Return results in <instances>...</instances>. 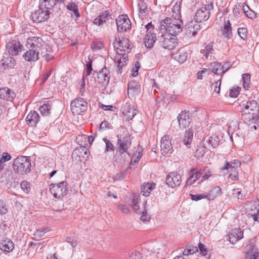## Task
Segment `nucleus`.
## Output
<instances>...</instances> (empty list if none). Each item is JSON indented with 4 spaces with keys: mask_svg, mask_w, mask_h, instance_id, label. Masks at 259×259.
<instances>
[{
    "mask_svg": "<svg viewBox=\"0 0 259 259\" xmlns=\"http://www.w3.org/2000/svg\"><path fill=\"white\" fill-rule=\"evenodd\" d=\"M113 46L116 52L114 61L118 68L117 72L121 74L127 65L128 60L127 54L130 52L132 47L130 40L123 36L116 37Z\"/></svg>",
    "mask_w": 259,
    "mask_h": 259,
    "instance_id": "f257e3e1",
    "label": "nucleus"
},
{
    "mask_svg": "<svg viewBox=\"0 0 259 259\" xmlns=\"http://www.w3.org/2000/svg\"><path fill=\"white\" fill-rule=\"evenodd\" d=\"M183 27L182 19L166 17L161 21L160 30L162 32H166L167 34L176 36L182 31Z\"/></svg>",
    "mask_w": 259,
    "mask_h": 259,
    "instance_id": "f03ea898",
    "label": "nucleus"
},
{
    "mask_svg": "<svg viewBox=\"0 0 259 259\" xmlns=\"http://www.w3.org/2000/svg\"><path fill=\"white\" fill-rule=\"evenodd\" d=\"M259 107L257 102L252 100L247 102L242 110V118L248 124L256 123L259 119Z\"/></svg>",
    "mask_w": 259,
    "mask_h": 259,
    "instance_id": "7ed1b4c3",
    "label": "nucleus"
},
{
    "mask_svg": "<svg viewBox=\"0 0 259 259\" xmlns=\"http://www.w3.org/2000/svg\"><path fill=\"white\" fill-rule=\"evenodd\" d=\"M31 164L29 157L21 156L15 158L13 162V168L21 175L26 174L31 170Z\"/></svg>",
    "mask_w": 259,
    "mask_h": 259,
    "instance_id": "20e7f679",
    "label": "nucleus"
},
{
    "mask_svg": "<svg viewBox=\"0 0 259 259\" xmlns=\"http://www.w3.org/2000/svg\"><path fill=\"white\" fill-rule=\"evenodd\" d=\"M144 30L146 32L144 38L145 45L147 48H151L157 40L154 25L151 22L148 23L144 26Z\"/></svg>",
    "mask_w": 259,
    "mask_h": 259,
    "instance_id": "39448f33",
    "label": "nucleus"
},
{
    "mask_svg": "<svg viewBox=\"0 0 259 259\" xmlns=\"http://www.w3.org/2000/svg\"><path fill=\"white\" fill-rule=\"evenodd\" d=\"M93 76L95 78L94 80H91V84L97 82L103 85H106L108 84L110 76L109 75V71L106 67L103 68L99 72H95L93 73Z\"/></svg>",
    "mask_w": 259,
    "mask_h": 259,
    "instance_id": "423d86ee",
    "label": "nucleus"
},
{
    "mask_svg": "<svg viewBox=\"0 0 259 259\" xmlns=\"http://www.w3.org/2000/svg\"><path fill=\"white\" fill-rule=\"evenodd\" d=\"M87 102L83 99H74L71 102V110L74 115L81 114L87 110Z\"/></svg>",
    "mask_w": 259,
    "mask_h": 259,
    "instance_id": "0eeeda50",
    "label": "nucleus"
},
{
    "mask_svg": "<svg viewBox=\"0 0 259 259\" xmlns=\"http://www.w3.org/2000/svg\"><path fill=\"white\" fill-rule=\"evenodd\" d=\"M50 191L56 198H60L65 196L67 193L66 182L63 181L58 184L51 185Z\"/></svg>",
    "mask_w": 259,
    "mask_h": 259,
    "instance_id": "6e6552de",
    "label": "nucleus"
},
{
    "mask_svg": "<svg viewBox=\"0 0 259 259\" xmlns=\"http://www.w3.org/2000/svg\"><path fill=\"white\" fill-rule=\"evenodd\" d=\"M159 40L162 47L169 50L174 49L178 45L176 36L169 34L162 35Z\"/></svg>",
    "mask_w": 259,
    "mask_h": 259,
    "instance_id": "1a4fd4ad",
    "label": "nucleus"
},
{
    "mask_svg": "<svg viewBox=\"0 0 259 259\" xmlns=\"http://www.w3.org/2000/svg\"><path fill=\"white\" fill-rule=\"evenodd\" d=\"M116 22L118 32H125L131 28V22L126 15H119L116 18Z\"/></svg>",
    "mask_w": 259,
    "mask_h": 259,
    "instance_id": "9d476101",
    "label": "nucleus"
},
{
    "mask_svg": "<svg viewBox=\"0 0 259 259\" xmlns=\"http://www.w3.org/2000/svg\"><path fill=\"white\" fill-rule=\"evenodd\" d=\"M131 145V142L128 137H124L122 139H118L117 141V152L121 155H124L123 156L130 157L129 153L128 152V149L130 148Z\"/></svg>",
    "mask_w": 259,
    "mask_h": 259,
    "instance_id": "9b49d317",
    "label": "nucleus"
},
{
    "mask_svg": "<svg viewBox=\"0 0 259 259\" xmlns=\"http://www.w3.org/2000/svg\"><path fill=\"white\" fill-rule=\"evenodd\" d=\"M160 150L162 154L165 156H169L172 153V147L171 139L168 135L162 137L160 142Z\"/></svg>",
    "mask_w": 259,
    "mask_h": 259,
    "instance_id": "f8f14e48",
    "label": "nucleus"
},
{
    "mask_svg": "<svg viewBox=\"0 0 259 259\" xmlns=\"http://www.w3.org/2000/svg\"><path fill=\"white\" fill-rule=\"evenodd\" d=\"M165 182L168 187L175 189L181 183V175L176 172H171L167 176Z\"/></svg>",
    "mask_w": 259,
    "mask_h": 259,
    "instance_id": "ddd939ff",
    "label": "nucleus"
},
{
    "mask_svg": "<svg viewBox=\"0 0 259 259\" xmlns=\"http://www.w3.org/2000/svg\"><path fill=\"white\" fill-rule=\"evenodd\" d=\"M212 4H210V5H208V9L206 8V7H204L197 10L195 16V21L197 22H201L202 21H206L208 20L210 17L209 9H212Z\"/></svg>",
    "mask_w": 259,
    "mask_h": 259,
    "instance_id": "4468645a",
    "label": "nucleus"
},
{
    "mask_svg": "<svg viewBox=\"0 0 259 259\" xmlns=\"http://www.w3.org/2000/svg\"><path fill=\"white\" fill-rule=\"evenodd\" d=\"M50 14L48 11L39 7L38 10L32 14V19L35 22L40 23L48 19Z\"/></svg>",
    "mask_w": 259,
    "mask_h": 259,
    "instance_id": "2eb2a0df",
    "label": "nucleus"
},
{
    "mask_svg": "<svg viewBox=\"0 0 259 259\" xmlns=\"http://www.w3.org/2000/svg\"><path fill=\"white\" fill-rule=\"evenodd\" d=\"M23 46L16 40H13L9 42L6 45V49L9 53L13 56H16L22 51Z\"/></svg>",
    "mask_w": 259,
    "mask_h": 259,
    "instance_id": "dca6fc26",
    "label": "nucleus"
},
{
    "mask_svg": "<svg viewBox=\"0 0 259 259\" xmlns=\"http://www.w3.org/2000/svg\"><path fill=\"white\" fill-rule=\"evenodd\" d=\"M43 41L39 37H32L27 39L26 46L27 48H32L41 51L42 49Z\"/></svg>",
    "mask_w": 259,
    "mask_h": 259,
    "instance_id": "f3484780",
    "label": "nucleus"
},
{
    "mask_svg": "<svg viewBox=\"0 0 259 259\" xmlns=\"http://www.w3.org/2000/svg\"><path fill=\"white\" fill-rule=\"evenodd\" d=\"M243 237V232L240 228L232 230L228 235L227 240L232 243L235 244Z\"/></svg>",
    "mask_w": 259,
    "mask_h": 259,
    "instance_id": "a211bd4d",
    "label": "nucleus"
},
{
    "mask_svg": "<svg viewBox=\"0 0 259 259\" xmlns=\"http://www.w3.org/2000/svg\"><path fill=\"white\" fill-rule=\"evenodd\" d=\"M190 112L187 111H182L178 116V120L180 126L186 127L191 122Z\"/></svg>",
    "mask_w": 259,
    "mask_h": 259,
    "instance_id": "6ab92c4d",
    "label": "nucleus"
},
{
    "mask_svg": "<svg viewBox=\"0 0 259 259\" xmlns=\"http://www.w3.org/2000/svg\"><path fill=\"white\" fill-rule=\"evenodd\" d=\"M64 3V0H39V8L44 9L46 11H50L57 3Z\"/></svg>",
    "mask_w": 259,
    "mask_h": 259,
    "instance_id": "aec40b11",
    "label": "nucleus"
},
{
    "mask_svg": "<svg viewBox=\"0 0 259 259\" xmlns=\"http://www.w3.org/2000/svg\"><path fill=\"white\" fill-rule=\"evenodd\" d=\"M29 50L23 55L24 59L29 62L36 61L39 59V54L40 51L32 48H28Z\"/></svg>",
    "mask_w": 259,
    "mask_h": 259,
    "instance_id": "412c9836",
    "label": "nucleus"
},
{
    "mask_svg": "<svg viewBox=\"0 0 259 259\" xmlns=\"http://www.w3.org/2000/svg\"><path fill=\"white\" fill-rule=\"evenodd\" d=\"M15 97V93L8 88L0 89V98L7 101H12Z\"/></svg>",
    "mask_w": 259,
    "mask_h": 259,
    "instance_id": "4be33fe9",
    "label": "nucleus"
},
{
    "mask_svg": "<svg viewBox=\"0 0 259 259\" xmlns=\"http://www.w3.org/2000/svg\"><path fill=\"white\" fill-rule=\"evenodd\" d=\"M138 111L129 105H125L122 108V113L128 120L132 119L137 114Z\"/></svg>",
    "mask_w": 259,
    "mask_h": 259,
    "instance_id": "5701e85b",
    "label": "nucleus"
},
{
    "mask_svg": "<svg viewBox=\"0 0 259 259\" xmlns=\"http://www.w3.org/2000/svg\"><path fill=\"white\" fill-rule=\"evenodd\" d=\"M127 91L132 96L138 95L140 92V84L135 80H131L128 83Z\"/></svg>",
    "mask_w": 259,
    "mask_h": 259,
    "instance_id": "b1692460",
    "label": "nucleus"
},
{
    "mask_svg": "<svg viewBox=\"0 0 259 259\" xmlns=\"http://www.w3.org/2000/svg\"><path fill=\"white\" fill-rule=\"evenodd\" d=\"M39 120V116L37 112L35 111H31L26 118V122L31 126L35 125Z\"/></svg>",
    "mask_w": 259,
    "mask_h": 259,
    "instance_id": "393cba45",
    "label": "nucleus"
},
{
    "mask_svg": "<svg viewBox=\"0 0 259 259\" xmlns=\"http://www.w3.org/2000/svg\"><path fill=\"white\" fill-rule=\"evenodd\" d=\"M194 131L192 128L186 130L184 133L183 143L187 148H190L193 138Z\"/></svg>",
    "mask_w": 259,
    "mask_h": 259,
    "instance_id": "a878e982",
    "label": "nucleus"
},
{
    "mask_svg": "<svg viewBox=\"0 0 259 259\" xmlns=\"http://www.w3.org/2000/svg\"><path fill=\"white\" fill-rule=\"evenodd\" d=\"M110 18L109 13L108 11H103L94 20V23L100 26L105 23Z\"/></svg>",
    "mask_w": 259,
    "mask_h": 259,
    "instance_id": "bb28decb",
    "label": "nucleus"
},
{
    "mask_svg": "<svg viewBox=\"0 0 259 259\" xmlns=\"http://www.w3.org/2000/svg\"><path fill=\"white\" fill-rule=\"evenodd\" d=\"M221 169H230L231 174L229 175V178L233 180H236L238 179V171L235 166H233L232 163L226 161L225 166L221 168Z\"/></svg>",
    "mask_w": 259,
    "mask_h": 259,
    "instance_id": "cd10ccee",
    "label": "nucleus"
},
{
    "mask_svg": "<svg viewBox=\"0 0 259 259\" xmlns=\"http://www.w3.org/2000/svg\"><path fill=\"white\" fill-rule=\"evenodd\" d=\"M222 194V189L219 186H215L213 187L208 193L205 194L206 198L208 200H213L217 196L221 195Z\"/></svg>",
    "mask_w": 259,
    "mask_h": 259,
    "instance_id": "c85d7f7f",
    "label": "nucleus"
},
{
    "mask_svg": "<svg viewBox=\"0 0 259 259\" xmlns=\"http://www.w3.org/2000/svg\"><path fill=\"white\" fill-rule=\"evenodd\" d=\"M66 9L70 12L71 15L78 18L80 17V14L78 10V6L75 3L71 2L65 5Z\"/></svg>",
    "mask_w": 259,
    "mask_h": 259,
    "instance_id": "c756f323",
    "label": "nucleus"
},
{
    "mask_svg": "<svg viewBox=\"0 0 259 259\" xmlns=\"http://www.w3.org/2000/svg\"><path fill=\"white\" fill-rule=\"evenodd\" d=\"M222 34L225 38L228 39L232 37V27L229 20H227L225 22V24L222 29Z\"/></svg>",
    "mask_w": 259,
    "mask_h": 259,
    "instance_id": "7c9ffc66",
    "label": "nucleus"
},
{
    "mask_svg": "<svg viewBox=\"0 0 259 259\" xmlns=\"http://www.w3.org/2000/svg\"><path fill=\"white\" fill-rule=\"evenodd\" d=\"M213 44V42L209 43L204 49L201 50V53L203 56H205L206 59H211L212 55L214 52Z\"/></svg>",
    "mask_w": 259,
    "mask_h": 259,
    "instance_id": "2f4dec72",
    "label": "nucleus"
},
{
    "mask_svg": "<svg viewBox=\"0 0 259 259\" xmlns=\"http://www.w3.org/2000/svg\"><path fill=\"white\" fill-rule=\"evenodd\" d=\"M155 187V184L153 182L144 183L141 188V193L144 196H148Z\"/></svg>",
    "mask_w": 259,
    "mask_h": 259,
    "instance_id": "473e14b6",
    "label": "nucleus"
},
{
    "mask_svg": "<svg viewBox=\"0 0 259 259\" xmlns=\"http://www.w3.org/2000/svg\"><path fill=\"white\" fill-rule=\"evenodd\" d=\"M187 53L183 49H180L174 55V58L180 63H184L187 59Z\"/></svg>",
    "mask_w": 259,
    "mask_h": 259,
    "instance_id": "72a5a7b5",
    "label": "nucleus"
},
{
    "mask_svg": "<svg viewBox=\"0 0 259 259\" xmlns=\"http://www.w3.org/2000/svg\"><path fill=\"white\" fill-rule=\"evenodd\" d=\"M14 248V244L11 240H4L0 243V249L5 252H10Z\"/></svg>",
    "mask_w": 259,
    "mask_h": 259,
    "instance_id": "f704fd0d",
    "label": "nucleus"
},
{
    "mask_svg": "<svg viewBox=\"0 0 259 259\" xmlns=\"http://www.w3.org/2000/svg\"><path fill=\"white\" fill-rule=\"evenodd\" d=\"M202 174L203 172H201V170H199V171L195 172V173L192 174L187 180L186 186L192 185L201 177V176H202Z\"/></svg>",
    "mask_w": 259,
    "mask_h": 259,
    "instance_id": "c9c22d12",
    "label": "nucleus"
},
{
    "mask_svg": "<svg viewBox=\"0 0 259 259\" xmlns=\"http://www.w3.org/2000/svg\"><path fill=\"white\" fill-rule=\"evenodd\" d=\"M1 65L6 68H12L16 64V61L14 58L12 57L6 58L2 61Z\"/></svg>",
    "mask_w": 259,
    "mask_h": 259,
    "instance_id": "e433bc0d",
    "label": "nucleus"
},
{
    "mask_svg": "<svg viewBox=\"0 0 259 259\" xmlns=\"http://www.w3.org/2000/svg\"><path fill=\"white\" fill-rule=\"evenodd\" d=\"M138 10L139 16L141 17H145L149 11L146 4L142 0L138 3Z\"/></svg>",
    "mask_w": 259,
    "mask_h": 259,
    "instance_id": "4c0bfd02",
    "label": "nucleus"
},
{
    "mask_svg": "<svg viewBox=\"0 0 259 259\" xmlns=\"http://www.w3.org/2000/svg\"><path fill=\"white\" fill-rule=\"evenodd\" d=\"M172 15L171 17H174L176 19H181V4L176 3L172 9Z\"/></svg>",
    "mask_w": 259,
    "mask_h": 259,
    "instance_id": "58836bf2",
    "label": "nucleus"
},
{
    "mask_svg": "<svg viewBox=\"0 0 259 259\" xmlns=\"http://www.w3.org/2000/svg\"><path fill=\"white\" fill-rule=\"evenodd\" d=\"M11 159L10 154L7 152H4L2 154V157L0 158V171H1L4 168L5 165V163L9 161Z\"/></svg>",
    "mask_w": 259,
    "mask_h": 259,
    "instance_id": "ea45409f",
    "label": "nucleus"
},
{
    "mask_svg": "<svg viewBox=\"0 0 259 259\" xmlns=\"http://www.w3.org/2000/svg\"><path fill=\"white\" fill-rule=\"evenodd\" d=\"M221 63L218 62H214L210 64L209 69L212 72L216 74L221 73Z\"/></svg>",
    "mask_w": 259,
    "mask_h": 259,
    "instance_id": "a19ab883",
    "label": "nucleus"
},
{
    "mask_svg": "<svg viewBox=\"0 0 259 259\" xmlns=\"http://www.w3.org/2000/svg\"><path fill=\"white\" fill-rule=\"evenodd\" d=\"M220 138L217 136H211L208 140V144L213 148H217L220 145Z\"/></svg>",
    "mask_w": 259,
    "mask_h": 259,
    "instance_id": "79ce46f5",
    "label": "nucleus"
},
{
    "mask_svg": "<svg viewBox=\"0 0 259 259\" xmlns=\"http://www.w3.org/2000/svg\"><path fill=\"white\" fill-rule=\"evenodd\" d=\"M200 29L199 25L196 24L194 26L193 25V23H191L188 26L187 33L188 35L192 34V36H194L196 35L197 31Z\"/></svg>",
    "mask_w": 259,
    "mask_h": 259,
    "instance_id": "37998d69",
    "label": "nucleus"
},
{
    "mask_svg": "<svg viewBox=\"0 0 259 259\" xmlns=\"http://www.w3.org/2000/svg\"><path fill=\"white\" fill-rule=\"evenodd\" d=\"M39 109L42 116H48L51 113V106L49 104H43L40 106Z\"/></svg>",
    "mask_w": 259,
    "mask_h": 259,
    "instance_id": "c03bdc74",
    "label": "nucleus"
},
{
    "mask_svg": "<svg viewBox=\"0 0 259 259\" xmlns=\"http://www.w3.org/2000/svg\"><path fill=\"white\" fill-rule=\"evenodd\" d=\"M201 172H203L202 176V181H205L208 180L212 176V170L207 167H205L203 169H200Z\"/></svg>",
    "mask_w": 259,
    "mask_h": 259,
    "instance_id": "a18cd8bd",
    "label": "nucleus"
},
{
    "mask_svg": "<svg viewBox=\"0 0 259 259\" xmlns=\"http://www.w3.org/2000/svg\"><path fill=\"white\" fill-rule=\"evenodd\" d=\"M242 80H243V82H242L243 86L245 89H248V88L249 87V85L250 82V76L249 74L246 73V74H243L242 75Z\"/></svg>",
    "mask_w": 259,
    "mask_h": 259,
    "instance_id": "49530a36",
    "label": "nucleus"
},
{
    "mask_svg": "<svg viewBox=\"0 0 259 259\" xmlns=\"http://www.w3.org/2000/svg\"><path fill=\"white\" fill-rule=\"evenodd\" d=\"M103 141L106 145V148L105 152H108L110 151H114L115 150V147L113 144L107 138H104Z\"/></svg>",
    "mask_w": 259,
    "mask_h": 259,
    "instance_id": "de8ad7c7",
    "label": "nucleus"
},
{
    "mask_svg": "<svg viewBox=\"0 0 259 259\" xmlns=\"http://www.w3.org/2000/svg\"><path fill=\"white\" fill-rule=\"evenodd\" d=\"M244 12L246 16L250 19H253L256 17V13L250 10L248 6L243 8Z\"/></svg>",
    "mask_w": 259,
    "mask_h": 259,
    "instance_id": "09e8293b",
    "label": "nucleus"
},
{
    "mask_svg": "<svg viewBox=\"0 0 259 259\" xmlns=\"http://www.w3.org/2000/svg\"><path fill=\"white\" fill-rule=\"evenodd\" d=\"M20 186L23 191L28 194L30 190V184L26 181H23L20 183Z\"/></svg>",
    "mask_w": 259,
    "mask_h": 259,
    "instance_id": "8fccbe9b",
    "label": "nucleus"
},
{
    "mask_svg": "<svg viewBox=\"0 0 259 259\" xmlns=\"http://www.w3.org/2000/svg\"><path fill=\"white\" fill-rule=\"evenodd\" d=\"M81 150L83 155H87L88 154V149L85 147H80L78 148H76L72 152V157H75V156H78L79 154V151Z\"/></svg>",
    "mask_w": 259,
    "mask_h": 259,
    "instance_id": "3c124183",
    "label": "nucleus"
},
{
    "mask_svg": "<svg viewBox=\"0 0 259 259\" xmlns=\"http://www.w3.org/2000/svg\"><path fill=\"white\" fill-rule=\"evenodd\" d=\"M198 251V248L196 246H192L189 248H186L183 252V255L187 256L192 254Z\"/></svg>",
    "mask_w": 259,
    "mask_h": 259,
    "instance_id": "603ef678",
    "label": "nucleus"
},
{
    "mask_svg": "<svg viewBox=\"0 0 259 259\" xmlns=\"http://www.w3.org/2000/svg\"><path fill=\"white\" fill-rule=\"evenodd\" d=\"M221 84V78L218 79L217 81L212 83L211 88L213 90L214 92L219 94L220 92V87Z\"/></svg>",
    "mask_w": 259,
    "mask_h": 259,
    "instance_id": "864d4df0",
    "label": "nucleus"
},
{
    "mask_svg": "<svg viewBox=\"0 0 259 259\" xmlns=\"http://www.w3.org/2000/svg\"><path fill=\"white\" fill-rule=\"evenodd\" d=\"M50 231V229L48 228H40L39 230H37L34 234L35 237H41L42 236L46 233L49 232Z\"/></svg>",
    "mask_w": 259,
    "mask_h": 259,
    "instance_id": "5fc2aeb1",
    "label": "nucleus"
},
{
    "mask_svg": "<svg viewBox=\"0 0 259 259\" xmlns=\"http://www.w3.org/2000/svg\"><path fill=\"white\" fill-rule=\"evenodd\" d=\"M112 128V126L111 124L108 122L107 121H102L100 126V131H104L108 129Z\"/></svg>",
    "mask_w": 259,
    "mask_h": 259,
    "instance_id": "6e6d98bb",
    "label": "nucleus"
},
{
    "mask_svg": "<svg viewBox=\"0 0 259 259\" xmlns=\"http://www.w3.org/2000/svg\"><path fill=\"white\" fill-rule=\"evenodd\" d=\"M104 47L103 44L101 41H94L93 42L91 48L93 50H99Z\"/></svg>",
    "mask_w": 259,
    "mask_h": 259,
    "instance_id": "4d7b16f0",
    "label": "nucleus"
},
{
    "mask_svg": "<svg viewBox=\"0 0 259 259\" xmlns=\"http://www.w3.org/2000/svg\"><path fill=\"white\" fill-rule=\"evenodd\" d=\"M240 88L239 87L233 88L230 91V96L232 98H236L239 94Z\"/></svg>",
    "mask_w": 259,
    "mask_h": 259,
    "instance_id": "13d9d810",
    "label": "nucleus"
},
{
    "mask_svg": "<svg viewBox=\"0 0 259 259\" xmlns=\"http://www.w3.org/2000/svg\"><path fill=\"white\" fill-rule=\"evenodd\" d=\"M247 32V29L244 27L239 28L238 29V34L240 37L243 39L246 38V33Z\"/></svg>",
    "mask_w": 259,
    "mask_h": 259,
    "instance_id": "bf43d9fd",
    "label": "nucleus"
},
{
    "mask_svg": "<svg viewBox=\"0 0 259 259\" xmlns=\"http://www.w3.org/2000/svg\"><path fill=\"white\" fill-rule=\"evenodd\" d=\"M191 197L192 200L194 201H198L201 200L203 198H206L205 193L201 194H191Z\"/></svg>",
    "mask_w": 259,
    "mask_h": 259,
    "instance_id": "052dcab7",
    "label": "nucleus"
},
{
    "mask_svg": "<svg viewBox=\"0 0 259 259\" xmlns=\"http://www.w3.org/2000/svg\"><path fill=\"white\" fill-rule=\"evenodd\" d=\"M8 209L5 203L0 200V214H3L7 212Z\"/></svg>",
    "mask_w": 259,
    "mask_h": 259,
    "instance_id": "680f3d73",
    "label": "nucleus"
},
{
    "mask_svg": "<svg viewBox=\"0 0 259 259\" xmlns=\"http://www.w3.org/2000/svg\"><path fill=\"white\" fill-rule=\"evenodd\" d=\"M92 71V62L89 61L87 64V68L85 71V78L87 77L90 75Z\"/></svg>",
    "mask_w": 259,
    "mask_h": 259,
    "instance_id": "e2e57ef3",
    "label": "nucleus"
},
{
    "mask_svg": "<svg viewBox=\"0 0 259 259\" xmlns=\"http://www.w3.org/2000/svg\"><path fill=\"white\" fill-rule=\"evenodd\" d=\"M128 259H143V257L139 252H135L131 254Z\"/></svg>",
    "mask_w": 259,
    "mask_h": 259,
    "instance_id": "0e129e2a",
    "label": "nucleus"
},
{
    "mask_svg": "<svg viewBox=\"0 0 259 259\" xmlns=\"http://www.w3.org/2000/svg\"><path fill=\"white\" fill-rule=\"evenodd\" d=\"M118 209H120L123 213L127 214L130 212V210L127 206L123 204H119Z\"/></svg>",
    "mask_w": 259,
    "mask_h": 259,
    "instance_id": "69168bd1",
    "label": "nucleus"
},
{
    "mask_svg": "<svg viewBox=\"0 0 259 259\" xmlns=\"http://www.w3.org/2000/svg\"><path fill=\"white\" fill-rule=\"evenodd\" d=\"M198 247L201 253H202L204 256L206 255L207 253V250L205 247V246L201 243H199L198 244Z\"/></svg>",
    "mask_w": 259,
    "mask_h": 259,
    "instance_id": "338daca9",
    "label": "nucleus"
},
{
    "mask_svg": "<svg viewBox=\"0 0 259 259\" xmlns=\"http://www.w3.org/2000/svg\"><path fill=\"white\" fill-rule=\"evenodd\" d=\"M126 176V173L125 172H120L118 174H117L115 176H114V179L115 180H122L123 179H124Z\"/></svg>",
    "mask_w": 259,
    "mask_h": 259,
    "instance_id": "774afa93",
    "label": "nucleus"
}]
</instances>
